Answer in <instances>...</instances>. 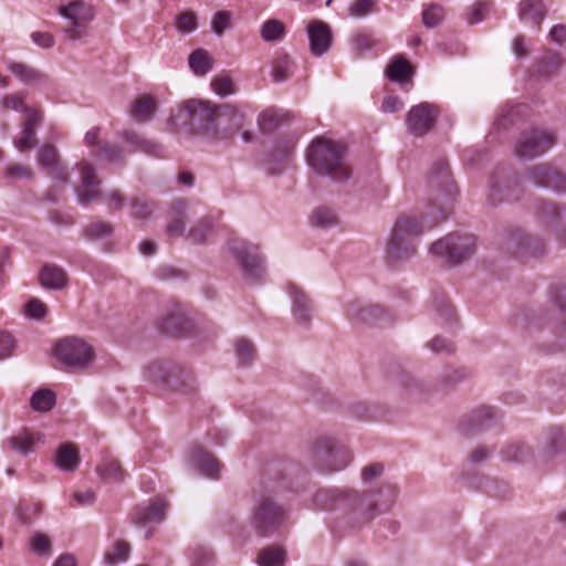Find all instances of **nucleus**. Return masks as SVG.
Segmentation results:
<instances>
[{"instance_id": "a19ab883", "label": "nucleus", "mask_w": 566, "mask_h": 566, "mask_svg": "<svg viewBox=\"0 0 566 566\" xmlns=\"http://www.w3.org/2000/svg\"><path fill=\"white\" fill-rule=\"evenodd\" d=\"M30 403L34 410L46 412L55 405V394L50 389H39L32 395Z\"/></svg>"}, {"instance_id": "ddd939ff", "label": "nucleus", "mask_w": 566, "mask_h": 566, "mask_svg": "<svg viewBox=\"0 0 566 566\" xmlns=\"http://www.w3.org/2000/svg\"><path fill=\"white\" fill-rule=\"evenodd\" d=\"M345 315L354 324L374 325L385 321L387 313L375 304H364L360 301H350L345 305Z\"/></svg>"}, {"instance_id": "1a4fd4ad", "label": "nucleus", "mask_w": 566, "mask_h": 566, "mask_svg": "<svg viewBox=\"0 0 566 566\" xmlns=\"http://www.w3.org/2000/svg\"><path fill=\"white\" fill-rule=\"evenodd\" d=\"M228 247L232 258L239 264L242 275L251 282L261 280L263 265L258 245L234 239L228 243Z\"/></svg>"}, {"instance_id": "f3484780", "label": "nucleus", "mask_w": 566, "mask_h": 566, "mask_svg": "<svg viewBox=\"0 0 566 566\" xmlns=\"http://www.w3.org/2000/svg\"><path fill=\"white\" fill-rule=\"evenodd\" d=\"M527 178L536 186L552 188L555 191L566 190L565 176L546 165L531 167L527 171Z\"/></svg>"}, {"instance_id": "39448f33", "label": "nucleus", "mask_w": 566, "mask_h": 566, "mask_svg": "<svg viewBox=\"0 0 566 566\" xmlns=\"http://www.w3.org/2000/svg\"><path fill=\"white\" fill-rule=\"evenodd\" d=\"M54 353L66 370L86 369L95 359L93 347L76 336L59 340L54 347Z\"/></svg>"}, {"instance_id": "6ab92c4d", "label": "nucleus", "mask_w": 566, "mask_h": 566, "mask_svg": "<svg viewBox=\"0 0 566 566\" xmlns=\"http://www.w3.org/2000/svg\"><path fill=\"white\" fill-rule=\"evenodd\" d=\"M44 436L29 428H21L7 439V444L22 457L35 451L36 444L43 442Z\"/></svg>"}, {"instance_id": "603ef678", "label": "nucleus", "mask_w": 566, "mask_h": 566, "mask_svg": "<svg viewBox=\"0 0 566 566\" xmlns=\"http://www.w3.org/2000/svg\"><path fill=\"white\" fill-rule=\"evenodd\" d=\"M212 90L220 96L224 97L234 93V85L229 75L220 74L211 81Z\"/></svg>"}, {"instance_id": "37998d69", "label": "nucleus", "mask_w": 566, "mask_h": 566, "mask_svg": "<svg viewBox=\"0 0 566 566\" xmlns=\"http://www.w3.org/2000/svg\"><path fill=\"white\" fill-rule=\"evenodd\" d=\"M496 418V411L490 406L474 410L470 417V429H480L489 426Z\"/></svg>"}, {"instance_id": "9b49d317", "label": "nucleus", "mask_w": 566, "mask_h": 566, "mask_svg": "<svg viewBox=\"0 0 566 566\" xmlns=\"http://www.w3.org/2000/svg\"><path fill=\"white\" fill-rule=\"evenodd\" d=\"M555 144V135L548 130L530 128L521 133L514 147L521 160H532L542 156Z\"/></svg>"}, {"instance_id": "423d86ee", "label": "nucleus", "mask_w": 566, "mask_h": 566, "mask_svg": "<svg viewBox=\"0 0 566 566\" xmlns=\"http://www.w3.org/2000/svg\"><path fill=\"white\" fill-rule=\"evenodd\" d=\"M315 465L323 472H334L345 469L350 460L349 450L332 438L318 440L312 450Z\"/></svg>"}, {"instance_id": "4c0bfd02", "label": "nucleus", "mask_w": 566, "mask_h": 566, "mask_svg": "<svg viewBox=\"0 0 566 566\" xmlns=\"http://www.w3.org/2000/svg\"><path fill=\"white\" fill-rule=\"evenodd\" d=\"M285 557L282 547L270 546L259 553L256 562L259 566H284Z\"/></svg>"}, {"instance_id": "864d4df0", "label": "nucleus", "mask_w": 566, "mask_h": 566, "mask_svg": "<svg viewBox=\"0 0 566 566\" xmlns=\"http://www.w3.org/2000/svg\"><path fill=\"white\" fill-rule=\"evenodd\" d=\"M182 324V317L178 314L170 313L161 318L159 329L168 335H176L179 333Z\"/></svg>"}, {"instance_id": "6e6d98bb", "label": "nucleus", "mask_w": 566, "mask_h": 566, "mask_svg": "<svg viewBox=\"0 0 566 566\" xmlns=\"http://www.w3.org/2000/svg\"><path fill=\"white\" fill-rule=\"evenodd\" d=\"M154 211V203L147 200L134 199L130 206V214L136 219H146Z\"/></svg>"}, {"instance_id": "a211bd4d", "label": "nucleus", "mask_w": 566, "mask_h": 566, "mask_svg": "<svg viewBox=\"0 0 566 566\" xmlns=\"http://www.w3.org/2000/svg\"><path fill=\"white\" fill-rule=\"evenodd\" d=\"M311 53L315 56L325 54L332 44V32L327 23L314 20L307 28Z\"/></svg>"}, {"instance_id": "f704fd0d", "label": "nucleus", "mask_w": 566, "mask_h": 566, "mask_svg": "<svg viewBox=\"0 0 566 566\" xmlns=\"http://www.w3.org/2000/svg\"><path fill=\"white\" fill-rule=\"evenodd\" d=\"M352 51L357 56H363L366 52L370 51L378 45V41L369 31L361 30L352 35L350 39Z\"/></svg>"}, {"instance_id": "69168bd1", "label": "nucleus", "mask_w": 566, "mask_h": 566, "mask_svg": "<svg viewBox=\"0 0 566 566\" xmlns=\"http://www.w3.org/2000/svg\"><path fill=\"white\" fill-rule=\"evenodd\" d=\"M6 170L9 176L18 179H31L33 177V172L28 166L14 164L7 166Z\"/></svg>"}, {"instance_id": "2f4dec72", "label": "nucleus", "mask_w": 566, "mask_h": 566, "mask_svg": "<svg viewBox=\"0 0 566 566\" xmlns=\"http://www.w3.org/2000/svg\"><path fill=\"white\" fill-rule=\"evenodd\" d=\"M176 368H171L165 363L154 361L149 364L145 370V377L154 384H163L169 386Z\"/></svg>"}, {"instance_id": "dca6fc26", "label": "nucleus", "mask_w": 566, "mask_h": 566, "mask_svg": "<svg viewBox=\"0 0 566 566\" xmlns=\"http://www.w3.org/2000/svg\"><path fill=\"white\" fill-rule=\"evenodd\" d=\"M38 164L46 171L52 178L62 182L69 181V171L60 161V154L55 146L44 145L38 153Z\"/></svg>"}, {"instance_id": "4d7b16f0", "label": "nucleus", "mask_w": 566, "mask_h": 566, "mask_svg": "<svg viewBox=\"0 0 566 566\" xmlns=\"http://www.w3.org/2000/svg\"><path fill=\"white\" fill-rule=\"evenodd\" d=\"M31 548L35 554L40 556L48 557L51 555V542L44 534H35L31 538Z\"/></svg>"}, {"instance_id": "2eb2a0df", "label": "nucleus", "mask_w": 566, "mask_h": 566, "mask_svg": "<svg viewBox=\"0 0 566 566\" xmlns=\"http://www.w3.org/2000/svg\"><path fill=\"white\" fill-rule=\"evenodd\" d=\"M190 203L185 199H176L171 202L165 233L168 238H179L185 234L186 222L190 218Z\"/></svg>"}, {"instance_id": "338daca9", "label": "nucleus", "mask_w": 566, "mask_h": 566, "mask_svg": "<svg viewBox=\"0 0 566 566\" xmlns=\"http://www.w3.org/2000/svg\"><path fill=\"white\" fill-rule=\"evenodd\" d=\"M403 107L402 101L395 95H388L384 98L381 111L385 113H397Z\"/></svg>"}, {"instance_id": "e2e57ef3", "label": "nucleus", "mask_w": 566, "mask_h": 566, "mask_svg": "<svg viewBox=\"0 0 566 566\" xmlns=\"http://www.w3.org/2000/svg\"><path fill=\"white\" fill-rule=\"evenodd\" d=\"M0 104L4 109H12L15 112H24L28 108L23 103V96L20 94L4 96Z\"/></svg>"}, {"instance_id": "680f3d73", "label": "nucleus", "mask_w": 566, "mask_h": 566, "mask_svg": "<svg viewBox=\"0 0 566 566\" xmlns=\"http://www.w3.org/2000/svg\"><path fill=\"white\" fill-rule=\"evenodd\" d=\"M101 153L109 163H119L125 158L124 149L115 144H106L101 148Z\"/></svg>"}, {"instance_id": "bf43d9fd", "label": "nucleus", "mask_w": 566, "mask_h": 566, "mask_svg": "<svg viewBox=\"0 0 566 566\" xmlns=\"http://www.w3.org/2000/svg\"><path fill=\"white\" fill-rule=\"evenodd\" d=\"M230 20H231L230 12H228V11L217 12L211 22L212 31L219 36L222 35L223 32L229 28Z\"/></svg>"}, {"instance_id": "bb28decb", "label": "nucleus", "mask_w": 566, "mask_h": 566, "mask_svg": "<svg viewBox=\"0 0 566 566\" xmlns=\"http://www.w3.org/2000/svg\"><path fill=\"white\" fill-rule=\"evenodd\" d=\"M155 111V99L149 95H140L132 104L129 113L137 123H146L151 119Z\"/></svg>"}, {"instance_id": "13d9d810", "label": "nucleus", "mask_w": 566, "mask_h": 566, "mask_svg": "<svg viewBox=\"0 0 566 566\" xmlns=\"http://www.w3.org/2000/svg\"><path fill=\"white\" fill-rule=\"evenodd\" d=\"M48 313L46 305L40 301L39 298H32L28 302L24 308V314L28 317L41 319L43 318Z\"/></svg>"}, {"instance_id": "393cba45", "label": "nucleus", "mask_w": 566, "mask_h": 566, "mask_svg": "<svg viewBox=\"0 0 566 566\" xmlns=\"http://www.w3.org/2000/svg\"><path fill=\"white\" fill-rule=\"evenodd\" d=\"M40 283L49 290H61L66 285L67 276L65 271L54 264H46L39 274Z\"/></svg>"}, {"instance_id": "72a5a7b5", "label": "nucleus", "mask_w": 566, "mask_h": 566, "mask_svg": "<svg viewBox=\"0 0 566 566\" xmlns=\"http://www.w3.org/2000/svg\"><path fill=\"white\" fill-rule=\"evenodd\" d=\"M286 35L284 23L277 19H268L260 27V36L264 42H280Z\"/></svg>"}, {"instance_id": "de8ad7c7", "label": "nucleus", "mask_w": 566, "mask_h": 566, "mask_svg": "<svg viewBox=\"0 0 566 566\" xmlns=\"http://www.w3.org/2000/svg\"><path fill=\"white\" fill-rule=\"evenodd\" d=\"M376 11L375 0H354L348 8V14L355 19L365 18Z\"/></svg>"}, {"instance_id": "e433bc0d", "label": "nucleus", "mask_w": 566, "mask_h": 566, "mask_svg": "<svg viewBox=\"0 0 566 566\" xmlns=\"http://www.w3.org/2000/svg\"><path fill=\"white\" fill-rule=\"evenodd\" d=\"M189 66L196 75H206L212 69V57L203 49H197L189 55Z\"/></svg>"}, {"instance_id": "a878e982", "label": "nucleus", "mask_w": 566, "mask_h": 566, "mask_svg": "<svg viewBox=\"0 0 566 566\" xmlns=\"http://www.w3.org/2000/svg\"><path fill=\"white\" fill-rule=\"evenodd\" d=\"M54 462L59 470L74 472L80 465L77 448L70 443L62 444L56 452Z\"/></svg>"}, {"instance_id": "b1692460", "label": "nucleus", "mask_w": 566, "mask_h": 566, "mask_svg": "<svg viewBox=\"0 0 566 566\" xmlns=\"http://www.w3.org/2000/svg\"><path fill=\"white\" fill-rule=\"evenodd\" d=\"M122 138L132 146L133 150L142 151L151 156H161L164 151L163 145L159 143L147 139L143 135L138 134L135 130H124L122 134Z\"/></svg>"}, {"instance_id": "473e14b6", "label": "nucleus", "mask_w": 566, "mask_h": 566, "mask_svg": "<svg viewBox=\"0 0 566 566\" xmlns=\"http://www.w3.org/2000/svg\"><path fill=\"white\" fill-rule=\"evenodd\" d=\"M169 387L185 395H192L197 391V381L190 371L176 368Z\"/></svg>"}, {"instance_id": "c85d7f7f", "label": "nucleus", "mask_w": 566, "mask_h": 566, "mask_svg": "<svg viewBox=\"0 0 566 566\" xmlns=\"http://www.w3.org/2000/svg\"><path fill=\"white\" fill-rule=\"evenodd\" d=\"M7 69L22 83L34 84L44 78V75L36 69L20 62L8 61Z\"/></svg>"}, {"instance_id": "7c9ffc66", "label": "nucleus", "mask_w": 566, "mask_h": 566, "mask_svg": "<svg viewBox=\"0 0 566 566\" xmlns=\"http://www.w3.org/2000/svg\"><path fill=\"white\" fill-rule=\"evenodd\" d=\"M61 13L72 22H90L94 18L92 7L82 1H74L61 8Z\"/></svg>"}, {"instance_id": "412c9836", "label": "nucleus", "mask_w": 566, "mask_h": 566, "mask_svg": "<svg viewBox=\"0 0 566 566\" xmlns=\"http://www.w3.org/2000/svg\"><path fill=\"white\" fill-rule=\"evenodd\" d=\"M166 509L167 504L163 500L157 499L147 506H136L133 513V520L137 525L142 526H146L150 523H160L164 520Z\"/></svg>"}, {"instance_id": "7ed1b4c3", "label": "nucleus", "mask_w": 566, "mask_h": 566, "mask_svg": "<svg viewBox=\"0 0 566 566\" xmlns=\"http://www.w3.org/2000/svg\"><path fill=\"white\" fill-rule=\"evenodd\" d=\"M421 233L422 224L417 217H399L387 244V256L395 262L413 256L417 252L416 243Z\"/></svg>"}, {"instance_id": "4be33fe9", "label": "nucleus", "mask_w": 566, "mask_h": 566, "mask_svg": "<svg viewBox=\"0 0 566 566\" xmlns=\"http://www.w3.org/2000/svg\"><path fill=\"white\" fill-rule=\"evenodd\" d=\"M191 464L202 475L218 479L221 473V463L210 453L201 448H195L191 453Z\"/></svg>"}, {"instance_id": "c9c22d12", "label": "nucleus", "mask_w": 566, "mask_h": 566, "mask_svg": "<svg viewBox=\"0 0 566 566\" xmlns=\"http://www.w3.org/2000/svg\"><path fill=\"white\" fill-rule=\"evenodd\" d=\"M386 76L392 82H402L411 75V67L407 60L396 55L386 69Z\"/></svg>"}, {"instance_id": "aec40b11", "label": "nucleus", "mask_w": 566, "mask_h": 566, "mask_svg": "<svg viewBox=\"0 0 566 566\" xmlns=\"http://www.w3.org/2000/svg\"><path fill=\"white\" fill-rule=\"evenodd\" d=\"M546 12L544 0H521L517 7L518 19L536 28H539Z\"/></svg>"}, {"instance_id": "4468645a", "label": "nucleus", "mask_w": 566, "mask_h": 566, "mask_svg": "<svg viewBox=\"0 0 566 566\" xmlns=\"http://www.w3.org/2000/svg\"><path fill=\"white\" fill-rule=\"evenodd\" d=\"M534 210L538 221L551 230L566 231V206H557L538 199L535 201Z\"/></svg>"}, {"instance_id": "9d476101", "label": "nucleus", "mask_w": 566, "mask_h": 566, "mask_svg": "<svg viewBox=\"0 0 566 566\" xmlns=\"http://www.w3.org/2000/svg\"><path fill=\"white\" fill-rule=\"evenodd\" d=\"M284 518L283 509L269 494H261L255 501L252 523L262 536L272 535Z\"/></svg>"}, {"instance_id": "cd10ccee", "label": "nucleus", "mask_w": 566, "mask_h": 566, "mask_svg": "<svg viewBox=\"0 0 566 566\" xmlns=\"http://www.w3.org/2000/svg\"><path fill=\"white\" fill-rule=\"evenodd\" d=\"M214 228V219L206 216L199 219L187 232L186 240L191 244H205Z\"/></svg>"}, {"instance_id": "774afa93", "label": "nucleus", "mask_w": 566, "mask_h": 566, "mask_svg": "<svg viewBox=\"0 0 566 566\" xmlns=\"http://www.w3.org/2000/svg\"><path fill=\"white\" fill-rule=\"evenodd\" d=\"M549 39L557 45H564L566 43V25L555 24L549 31Z\"/></svg>"}, {"instance_id": "5fc2aeb1", "label": "nucleus", "mask_w": 566, "mask_h": 566, "mask_svg": "<svg viewBox=\"0 0 566 566\" xmlns=\"http://www.w3.org/2000/svg\"><path fill=\"white\" fill-rule=\"evenodd\" d=\"M35 129L23 127L20 137L14 140L15 147L20 151L32 149L36 145Z\"/></svg>"}, {"instance_id": "6e6552de", "label": "nucleus", "mask_w": 566, "mask_h": 566, "mask_svg": "<svg viewBox=\"0 0 566 566\" xmlns=\"http://www.w3.org/2000/svg\"><path fill=\"white\" fill-rule=\"evenodd\" d=\"M430 251L448 263L455 265L474 253L475 238L467 233H451L432 243Z\"/></svg>"}, {"instance_id": "052dcab7", "label": "nucleus", "mask_w": 566, "mask_h": 566, "mask_svg": "<svg viewBox=\"0 0 566 566\" xmlns=\"http://www.w3.org/2000/svg\"><path fill=\"white\" fill-rule=\"evenodd\" d=\"M489 10L488 3L476 2L474 3L467 13V21L470 24L480 23L484 20Z\"/></svg>"}, {"instance_id": "ea45409f", "label": "nucleus", "mask_w": 566, "mask_h": 566, "mask_svg": "<svg viewBox=\"0 0 566 566\" xmlns=\"http://www.w3.org/2000/svg\"><path fill=\"white\" fill-rule=\"evenodd\" d=\"M292 60L286 54H279L272 63V77L276 83L287 81L291 75Z\"/></svg>"}, {"instance_id": "58836bf2", "label": "nucleus", "mask_w": 566, "mask_h": 566, "mask_svg": "<svg viewBox=\"0 0 566 566\" xmlns=\"http://www.w3.org/2000/svg\"><path fill=\"white\" fill-rule=\"evenodd\" d=\"M98 476L104 481L120 482L124 479V472L117 460L105 459L96 469Z\"/></svg>"}, {"instance_id": "8fccbe9b", "label": "nucleus", "mask_w": 566, "mask_h": 566, "mask_svg": "<svg viewBox=\"0 0 566 566\" xmlns=\"http://www.w3.org/2000/svg\"><path fill=\"white\" fill-rule=\"evenodd\" d=\"M198 28L197 15L192 11L180 13L176 18V29L179 33L189 34Z\"/></svg>"}, {"instance_id": "79ce46f5", "label": "nucleus", "mask_w": 566, "mask_h": 566, "mask_svg": "<svg viewBox=\"0 0 566 566\" xmlns=\"http://www.w3.org/2000/svg\"><path fill=\"white\" fill-rule=\"evenodd\" d=\"M444 8L438 3H429L422 11V23L428 29L438 27L444 19Z\"/></svg>"}, {"instance_id": "20e7f679", "label": "nucleus", "mask_w": 566, "mask_h": 566, "mask_svg": "<svg viewBox=\"0 0 566 566\" xmlns=\"http://www.w3.org/2000/svg\"><path fill=\"white\" fill-rule=\"evenodd\" d=\"M78 169L81 172V184L75 191L81 205L86 206L92 201H105L111 211L123 208L125 200L118 190H111L105 193L98 190L99 180L95 168L91 164L83 161L78 164Z\"/></svg>"}, {"instance_id": "3c124183", "label": "nucleus", "mask_w": 566, "mask_h": 566, "mask_svg": "<svg viewBox=\"0 0 566 566\" xmlns=\"http://www.w3.org/2000/svg\"><path fill=\"white\" fill-rule=\"evenodd\" d=\"M563 63V59L558 52L547 51L541 60V69L544 75H549L557 71Z\"/></svg>"}, {"instance_id": "f257e3e1", "label": "nucleus", "mask_w": 566, "mask_h": 566, "mask_svg": "<svg viewBox=\"0 0 566 566\" xmlns=\"http://www.w3.org/2000/svg\"><path fill=\"white\" fill-rule=\"evenodd\" d=\"M396 496V489L389 485L377 491L359 493L350 490L338 495L333 490H321L316 493L314 502L322 510H331L333 502L344 501L348 503L353 518L364 525L371 522L378 514L389 511Z\"/></svg>"}, {"instance_id": "a18cd8bd", "label": "nucleus", "mask_w": 566, "mask_h": 566, "mask_svg": "<svg viewBox=\"0 0 566 566\" xmlns=\"http://www.w3.org/2000/svg\"><path fill=\"white\" fill-rule=\"evenodd\" d=\"M130 552L129 544L118 541L113 547L104 555V562L109 566H115L118 563L126 562Z\"/></svg>"}, {"instance_id": "09e8293b", "label": "nucleus", "mask_w": 566, "mask_h": 566, "mask_svg": "<svg viewBox=\"0 0 566 566\" xmlns=\"http://www.w3.org/2000/svg\"><path fill=\"white\" fill-rule=\"evenodd\" d=\"M312 220L319 228H332L338 222L336 213L328 208H317L314 210Z\"/></svg>"}, {"instance_id": "f03ea898", "label": "nucleus", "mask_w": 566, "mask_h": 566, "mask_svg": "<svg viewBox=\"0 0 566 566\" xmlns=\"http://www.w3.org/2000/svg\"><path fill=\"white\" fill-rule=\"evenodd\" d=\"M307 164L319 175L328 176L335 181H345L350 176L346 164V147L339 142L317 137L307 148Z\"/></svg>"}, {"instance_id": "5701e85b", "label": "nucleus", "mask_w": 566, "mask_h": 566, "mask_svg": "<svg viewBox=\"0 0 566 566\" xmlns=\"http://www.w3.org/2000/svg\"><path fill=\"white\" fill-rule=\"evenodd\" d=\"M289 295L292 300V312L295 318L304 324L308 323L313 314V305L305 293L294 284L289 285Z\"/></svg>"}, {"instance_id": "f8f14e48", "label": "nucleus", "mask_w": 566, "mask_h": 566, "mask_svg": "<svg viewBox=\"0 0 566 566\" xmlns=\"http://www.w3.org/2000/svg\"><path fill=\"white\" fill-rule=\"evenodd\" d=\"M438 113L433 105L429 103L418 104L407 114V126L411 134L422 136L432 129Z\"/></svg>"}, {"instance_id": "0e129e2a", "label": "nucleus", "mask_w": 566, "mask_h": 566, "mask_svg": "<svg viewBox=\"0 0 566 566\" xmlns=\"http://www.w3.org/2000/svg\"><path fill=\"white\" fill-rule=\"evenodd\" d=\"M14 339L7 332H0V360L10 357L13 353Z\"/></svg>"}, {"instance_id": "49530a36", "label": "nucleus", "mask_w": 566, "mask_h": 566, "mask_svg": "<svg viewBox=\"0 0 566 566\" xmlns=\"http://www.w3.org/2000/svg\"><path fill=\"white\" fill-rule=\"evenodd\" d=\"M84 233L91 240L104 239L112 235L113 227L109 222L97 220L87 224Z\"/></svg>"}, {"instance_id": "c03bdc74", "label": "nucleus", "mask_w": 566, "mask_h": 566, "mask_svg": "<svg viewBox=\"0 0 566 566\" xmlns=\"http://www.w3.org/2000/svg\"><path fill=\"white\" fill-rule=\"evenodd\" d=\"M238 364L249 366L253 363L256 352L253 344L244 338H240L234 344Z\"/></svg>"}, {"instance_id": "c756f323", "label": "nucleus", "mask_w": 566, "mask_h": 566, "mask_svg": "<svg viewBox=\"0 0 566 566\" xmlns=\"http://www.w3.org/2000/svg\"><path fill=\"white\" fill-rule=\"evenodd\" d=\"M566 450V434L559 428H551L545 437L543 451L547 457H555Z\"/></svg>"}, {"instance_id": "0eeeda50", "label": "nucleus", "mask_w": 566, "mask_h": 566, "mask_svg": "<svg viewBox=\"0 0 566 566\" xmlns=\"http://www.w3.org/2000/svg\"><path fill=\"white\" fill-rule=\"evenodd\" d=\"M184 113L192 128L212 130L220 124L222 117L232 114L233 109L229 106L217 108L209 102L191 99L185 103Z\"/></svg>"}]
</instances>
